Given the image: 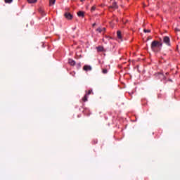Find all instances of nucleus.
<instances>
[{"mask_svg": "<svg viewBox=\"0 0 180 180\" xmlns=\"http://www.w3.org/2000/svg\"><path fill=\"white\" fill-rule=\"evenodd\" d=\"M161 41L162 39H160V41L157 40L152 41L150 44V49L154 53H160V51H161V49L162 48V41Z\"/></svg>", "mask_w": 180, "mask_h": 180, "instance_id": "f257e3e1", "label": "nucleus"}, {"mask_svg": "<svg viewBox=\"0 0 180 180\" xmlns=\"http://www.w3.org/2000/svg\"><path fill=\"white\" fill-rule=\"evenodd\" d=\"M156 78L157 79H160L161 81H165V79H167V77H165V75H164V74L161 72H158L157 74Z\"/></svg>", "mask_w": 180, "mask_h": 180, "instance_id": "f03ea898", "label": "nucleus"}, {"mask_svg": "<svg viewBox=\"0 0 180 180\" xmlns=\"http://www.w3.org/2000/svg\"><path fill=\"white\" fill-rule=\"evenodd\" d=\"M163 42L165 43V44H166L167 46H171V41L169 39V37H163Z\"/></svg>", "mask_w": 180, "mask_h": 180, "instance_id": "7ed1b4c3", "label": "nucleus"}, {"mask_svg": "<svg viewBox=\"0 0 180 180\" xmlns=\"http://www.w3.org/2000/svg\"><path fill=\"white\" fill-rule=\"evenodd\" d=\"M109 9H119V6L117 5V2L114 1L112 6H110Z\"/></svg>", "mask_w": 180, "mask_h": 180, "instance_id": "20e7f679", "label": "nucleus"}, {"mask_svg": "<svg viewBox=\"0 0 180 180\" xmlns=\"http://www.w3.org/2000/svg\"><path fill=\"white\" fill-rule=\"evenodd\" d=\"M64 16L66 19H68V20H71V19L73 18L72 14L68 12L65 13Z\"/></svg>", "mask_w": 180, "mask_h": 180, "instance_id": "39448f33", "label": "nucleus"}, {"mask_svg": "<svg viewBox=\"0 0 180 180\" xmlns=\"http://www.w3.org/2000/svg\"><path fill=\"white\" fill-rule=\"evenodd\" d=\"M83 70L84 71H91L92 70V67H91V65H86L84 66Z\"/></svg>", "mask_w": 180, "mask_h": 180, "instance_id": "423d86ee", "label": "nucleus"}, {"mask_svg": "<svg viewBox=\"0 0 180 180\" xmlns=\"http://www.w3.org/2000/svg\"><path fill=\"white\" fill-rule=\"evenodd\" d=\"M77 16H79V18H85V12L84 11L77 12Z\"/></svg>", "mask_w": 180, "mask_h": 180, "instance_id": "0eeeda50", "label": "nucleus"}, {"mask_svg": "<svg viewBox=\"0 0 180 180\" xmlns=\"http://www.w3.org/2000/svg\"><path fill=\"white\" fill-rule=\"evenodd\" d=\"M39 13H41V15H42V16H46V13L44 12V10L43 8H39Z\"/></svg>", "mask_w": 180, "mask_h": 180, "instance_id": "6e6552de", "label": "nucleus"}, {"mask_svg": "<svg viewBox=\"0 0 180 180\" xmlns=\"http://www.w3.org/2000/svg\"><path fill=\"white\" fill-rule=\"evenodd\" d=\"M117 38L120 39V40H122V32L117 31Z\"/></svg>", "mask_w": 180, "mask_h": 180, "instance_id": "1a4fd4ad", "label": "nucleus"}, {"mask_svg": "<svg viewBox=\"0 0 180 180\" xmlns=\"http://www.w3.org/2000/svg\"><path fill=\"white\" fill-rule=\"evenodd\" d=\"M68 63L70 65H75V60H72V59H69L68 60Z\"/></svg>", "mask_w": 180, "mask_h": 180, "instance_id": "9d476101", "label": "nucleus"}, {"mask_svg": "<svg viewBox=\"0 0 180 180\" xmlns=\"http://www.w3.org/2000/svg\"><path fill=\"white\" fill-rule=\"evenodd\" d=\"M82 101L84 102H87L88 101V96L85 94V96L82 98Z\"/></svg>", "mask_w": 180, "mask_h": 180, "instance_id": "9b49d317", "label": "nucleus"}, {"mask_svg": "<svg viewBox=\"0 0 180 180\" xmlns=\"http://www.w3.org/2000/svg\"><path fill=\"white\" fill-rule=\"evenodd\" d=\"M97 51H103V46H98L97 48Z\"/></svg>", "mask_w": 180, "mask_h": 180, "instance_id": "f8f14e48", "label": "nucleus"}, {"mask_svg": "<svg viewBox=\"0 0 180 180\" xmlns=\"http://www.w3.org/2000/svg\"><path fill=\"white\" fill-rule=\"evenodd\" d=\"M28 4H36L37 0H27Z\"/></svg>", "mask_w": 180, "mask_h": 180, "instance_id": "ddd939ff", "label": "nucleus"}, {"mask_svg": "<svg viewBox=\"0 0 180 180\" xmlns=\"http://www.w3.org/2000/svg\"><path fill=\"white\" fill-rule=\"evenodd\" d=\"M56 4V0H49V6L54 5Z\"/></svg>", "mask_w": 180, "mask_h": 180, "instance_id": "4468645a", "label": "nucleus"}, {"mask_svg": "<svg viewBox=\"0 0 180 180\" xmlns=\"http://www.w3.org/2000/svg\"><path fill=\"white\" fill-rule=\"evenodd\" d=\"M5 4H12L13 0H4Z\"/></svg>", "mask_w": 180, "mask_h": 180, "instance_id": "2eb2a0df", "label": "nucleus"}, {"mask_svg": "<svg viewBox=\"0 0 180 180\" xmlns=\"http://www.w3.org/2000/svg\"><path fill=\"white\" fill-rule=\"evenodd\" d=\"M96 30V32H98V33H102V32H103V30L101 27L97 28Z\"/></svg>", "mask_w": 180, "mask_h": 180, "instance_id": "dca6fc26", "label": "nucleus"}, {"mask_svg": "<svg viewBox=\"0 0 180 180\" xmlns=\"http://www.w3.org/2000/svg\"><path fill=\"white\" fill-rule=\"evenodd\" d=\"M143 32H144V33H151V30H146V29H144V30H143Z\"/></svg>", "mask_w": 180, "mask_h": 180, "instance_id": "f3484780", "label": "nucleus"}, {"mask_svg": "<svg viewBox=\"0 0 180 180\" xmlns=\"http://www.w3.org/2000/svg\"><path fill=\"white\" fill-rule=\"evenodd\" d=\"M102 72L103 74H108V69H103Z\"/></svg>", "mask_w": 180, "mask_h": 180, "instance_id": "a211bd4d", "label": "nucleus"}, {"mask_svg": "<svg viewBox=\"0 0 180 180\" xmlns=\"http://www.w3.org/2000/svg\"><path fill=\"white\" fill-rule=\"evenodd\" d=\"M91 94H92V89H91V90H89V91L88 92H86V95H91Z\"/></svg>", "mask_w": 180, "mask_h": 180, "instance_id": "6ab92c4d", "label": "nucleus"}, {"mask_svg": "<svg viewBox=\"0 0 180 180\" xmlns=\"http://www.w3.org/2000/svg\"><path fill=\"white\" fill-rule=\"evenodd\" d=\"M95 9H96V7L95 6H93L91 7V12H94V11H95Z\"/></svg>", "mask_w": 180, "mask_h": 180, "instance_id": "aec40b11", "label": "nucleus"}, {"mask_svg": "<svg viewBox=\"0 0 180 180\" xmlns=\"http://www.w3.org/2000/svg\"><path fill=\"white\" fill-rule=\"evenodd\" d=\"M151 39H153V37L149 36V37H148L146 40H147V41H148V40H151Z\"/></svg>", "mask_w": 180, "mask_h": 180, "instance_id": "412c9836", "label": "nucleus"}, {"mask_svg": "<svg viewBox=\"0 0 180 180\" xmlns=\"http://www.w3.org/2000/svg\"><path fill=\"white\" fill-rule=\"evenodd\" d=\"M103 32H105L106 31V28L105 27H103V28H101Z\"/></svg>", "mask_w": 180, "mask_h": 180, "instance_id": "4be33fe9", "label": "nucleus"}, {"mask_svg": "<svg viewBox=\"0 0 180 180\" xmlns=\"http://www.w3.org/2000/svg\"><path fill=\"white\" fill-rule=\"evenodd\" d=\"M175 31H176V32H179V29L175 28Z\"/></svg>", "mask_w": 180, "mask_h": 180, "instance_id": "5701e85b", "label": "nucleus"}, {"mask_svg": "<svg viewBox=\"0 0 180 180\" xmlns=\"http://www.w3.org/2000/svg\"><path fill=\"white\" fill-rule=\"evenodd\" d=\"M95 26H96V22H94V23L93 24V27H95Z\"/></svg>", "mask_w": 180, "mask_h": 180, "instance_id": "b1692460", "label": "nucleus"}, {"mask_svg": "<svg viewBox=\"0 0 180 180\" xmlns=\"http://www.w3.org/2000/svg\"><path fill=\"white\" fill-rule=\"evenodd\" d=\"M86 8V9H88V8H89V4H87Z\"/></svg>", "mask_w": 180, "mask_h": 180, "instance_id": "393cba45", "label": "nucleus"}, {"mask_svg": "<svg viewBox=\"0 0 180 180\" xmlns=\"http://www.w3.org/2000/svg\"><path fill=\"white\" fill-rule=\"evenodd\" d=\"M80 1H81V2H84V1H85V0H80Z\"/></svg>", "mask_w": 180, "mask_h": 180, "instance_id": "a878e982", "label": "nucleus"}, {"mask_svg": "<svg viewBox=\"0 0 180 180\" xmlns=\"http://www.w3.org/2000/svg\"><path fill=\"white\" fill-rule=\"evenodd\" d=\"M117 20V22H119V19H117V20Z\"/></svg>", "mask_w": 180, "mask_h": 180, "instance_id": "bb28decb", "label": "nucleus"}, {"mask_svg": "<svg viewBox=\"0 0 180 180\" xmlns=\"http://www.w3.org/2000/svg\"><path fill=\"white\" fill-rule=\"evenodd\" d=\"M166 75H168V72H166Z\"/></svg>", "mask_w": 180, "mask_h": 180, "instance_id": "cd10ccee", "label": "nucleus"}, {"mask_svg": "<svg viewBox=\"0 0 180 180\" xmlns=\"http://www.w3.org/2000/svg\"><path fill=\"white\" fill-rule=\"evenodd\" d=\"M94 144H96V141H94Z\"/></svg>", "mask_w": 180, "mask_h": 180, "instance_id": "c85d7f7f", "label": "nucleus"}]
</instances>
